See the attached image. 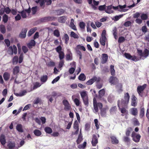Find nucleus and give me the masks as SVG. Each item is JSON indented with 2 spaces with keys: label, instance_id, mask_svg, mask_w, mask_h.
Segmentation results:
<instances>
[{
  "label": "nucleus",
  "instance_id": "nucleus-64",
  "mask_svg": "<svg viewBox=\"0 0 149 149\" xmlns=\"http://www.w3.org/2000/svg\"><path fill=\"white\" fill-rule=\"evenodd\" d=\"M141 31L143 33H145L147 31L148 29L146 26H143L142 27Z\"/></svg>",
  "mask_w": 149,
  "mask_h": 149
},
{
  "label": "nucleus",
  "instance_id": "nucleus-7",
  "mask_svg": "<svg viewBox=\"0 0 149 149\" xmlns=\"http://www.w3.org/2000/svg\"><path fill=\"white\" fill-rule=\"evenodd\" d=\"M63 105L64 106V109L66 111H68L71 109L70 105L68 101L66 100H64L62 102Z\"/></svg>",
  "mask_w": 149,
  "mask_h": 149
},
{
  "label": "nucleus",
  "instance_id": "nucleus-6",
  "mask_svg": "<svg viewBox=\"0 0 149 149\" xmlns=\"http://www.w3.org/2000/svg\"><path fill=\"white\" fill-rule=\"evenodd\" d=\"M147 85L146 84H144L142 86H139L137 87V91L139 96L141 97H143L142 94L143 91L146 88Z\"/></svg>",
  "mask_w": 149,
  "mask_h": 149
},
{
  "label": "nucleus",
  "instance_id": "nucleus-37",
  "mask_svg": "<svg viewBox=\"0 0 149 149\" xmlns=\"http://www.w3.org/2000/svg\"><path fill=\"white\" fill-rule=\"evenodd\" d=\"M106 40V38L102 37L100 39V44L102 45L105 46Z\"/></svg>",
  "mask_w": 149,
  "mask_h": 149
},
{
  "label": "nucleus",
  "instance_id": "nucleus-12",
  "mask_svg": "<svg viewBox=\"0 0 149 149\" xmlns=\"http://www.w3.org/2000/svg\"><path fill=\"white\" fill-rule=\"evenodd\" d=\"M116 89L117 92L120 93L123 91V85L121 83H118L116 85Z\"/></svg>",
  "mask_w": 149,
  "mask_h": 149
},
{
  "label": "nucleus",
  "instance_id": "nucleus-60",
  "mask_svg": "<svg viewBox=\"0 0 149 149\" xmlns=\"http://www.w3.org/2000/svg\"><path fill=\"white\" fill-rule=\"evenodd\" d=\"M26 92L25 91H23L22 93H15V94L17 96H22L24 95Z\"/></svg>",
  "mask_w": 149,
  "mask_h": 149
},
{
  "label": "nucleus",
  "instance_id": "nucleus-32",
  "mask_svg": "<svg viewBox=\"0 0 149 149\" xmlns=\"http://www.w3.org/2000/svg\"><path fill=\"white\" fill-rule=\"evenodd\" d=\"M143 56L145 58H146L149 55V50L147 49H145L143 53Z\"/></svg>",
  "mask_w": 149,
  "mask_h": 149
},
{
  "label": "nucleus",
  "instance_id": "nucleus-29",
  "mask_svg": "<svg viewBox=\"0 0 149 149\" xmlns=\"http://www.w3.org/2000/svg\"><path fill=\"white\" fill-rule=\"evenodd\" d=\"M74 96L73 95L72 96V99L73 100L74 102L77 106H79L80 105V102L79 100L77 98H76L74 99Z\"/></svg>",
  "mask_w": 149,
  "mask_h": 149
},
{
  "label": "nucleus",
  "instance_id": "nucleus-25",
  "mask_svg": "<svg viewBox=\"0 0 149 149\" xmlns=\"http://www.w3.org/2000/svg\"><path fill=\"white\" fill-rule=\"evenodd\" d=\"M37 30V28L34 27L31 29L28 32V37H30L33 33Z\"/></svg>",
  "mask_w": 149,
  "mask_h": 149
},
{
  "label": "nucleus",
  "instance_id": "nucleus-26",
  "mask_svg": "<svg viewBox=\"0 0 149 149\" xmlns=\"http://www.w3.org/2000/svg\"><path fill=\"white\" fill-rule=\"evenodd\" d=\"M48 78V77L47 75H43L41 77L40 80L41 82L45 83L47 81Z\"/></svg>",
  "mask_w": 149,
  "mask_h": 149
},
{
  "label": "nucleus",
  "instance_id": "nucleus-45",
  "mask_svg": "<svg viewBox=\"0 0 149 149\" xmlns=\"http://www.w3.org/2000/svg\"><path fill=\"white\" fill-rule=\"evenodd\" d=\"M83 100V102L85 105L88 106V97L82 98Z\"/></svg>",
  "mask_w": 149,
  "mask_h": 149
},
{
  "label": "nucleus",
  "instance_id": "nucleus-20",
  "mask_svg": "<svg viewBox=\"0 0 149 149\" xmlns=\"http://www.w3.org/2000/svg\"><path fill=\"white\" fill-rule=\"evenodd\" d=\"M3 78L5 81H7L10 78V74L8 72H5L3 75Z\"/></svg>",
  "mask_w": 149,
  "mask_h": 149
},
{
  "label": "nucleus",
  "instance_id": "nucleus-13",
  "mask_svg": "<svg viewBox=\"0 0 149 149\" xmlns=\"http://www.w3.org/2000/svg\"><path fill=\"white\" fill-rule=\"evenodd\" d=\"M108 59V56L106 54H103L101 57V63L104 64L106 63Z\"/></svg>",
  "mask_w": 149,
  "mask_h": 149
},
{
  "label": "nucleus",
  "instance_id": "nucleus-63",
  "mask_svg": "<svg viewBox=\"0 0 149 149\" xmlns=\"http://www.w3.org/2000/svg\"><path fill=\"white\" fill-rule=\"evenodd\" d=\"M103 86V84L102 83H100L99 82L96 83V86L97 88L100 89L102 88Z\"/></svg>",
  "mask_w": 149,
  "mask_h": 149
},
{
  "label": "nucleus",
  "instance_id": "nucleus-58",
  "mask_svg": "<svg viewBox=\"0 0 149 149\" xmlns=\"http://www.w3.org/2000/svg\"><path fill=\"white\" fill-rule=\"evenodd\" d=\"M133 123L134 125L135 126H138L140 125V123L138 119L136 118H134Z\"/></svg>",
  "mask_w": 149,
  "mask_h": 149
},
{
  "label": "nucleus",
  "instance_id": "nucleus-24",
  "mask_svg": "<svg viewBox=\"0 0 149 149\" xmlns=\"http://www.w3.org/2000/svg\"><path fill=\"white\" fill-rule=\"evenodd\" d=\"M68 50L69 53L66 55V60L68 61L71 60L72 59V54L69 50L68 49Z\"/></svg>",
  "mask_w": 149,
  "mask_h": 149
},
{
  "label": "nucleus",
  "instance_id": "nucleus-38",
  "mask_svg": "<svg viewBox=\"0 0 149 149\" xmlns=\"http://www.w3.org/2000/svg\"><path fill=\"white\" fill-rule=\"evenodd\" d=\"M110 71L111 75L112 76H114L115 74V70L114 69V66L111 65L110 66Z\"/></svg>",
  "mask_w": 149,
  "mask_h": 149
},
{
  "label": "nucleus",
  "instance_id": "nucleus-59",
  "mask_svg": "<svg viewBox=\"0 0 149 149\" xmlns=\"http://www.w3.org/2000/svg\"><path fill=\"white\" fill-rule=\"evenodd\" d=\"M41 85V84L38 82H36L34 84V86L33 87V89H35L37 88H38L40 87Z\"/></svg>",
  "mask_w": 149,
  "mask_h": 149
},
{
  "label": "nucleus",
  "instance_id": "nucleus-52",
  "mask_svg": "<svg viewBox=\"0 0 149 149\" xmlns=\"http://www.w3.org/2000/svg\"><path fill=\"white\" fill-rule=\"evenodd\" d=\"M141 17L142 20H144L148 19V16L146 14L143 13L141 14Z\"/></svg>",
  "mask_w": 149,
  "mask_h": 149
},
{
  "label": "nucleus",
  "instance_id": "nucleus-8",
  "mask_svg": "<svg viewBox=\"0 0 149 149\" xmlns=\"http://www.w3.org/2000/svg\"><path fill=\"white\" fill-rule=\"evenodd\" d=\"M56 17L53 16H48L45 17L41 19V21L42 22H46L49 21H55Z\"/></svg>",
  "mask_w": 149,
  "mask_h": 149
},
{
  "label": "nucleus",
  "instance_id": "nucleus-56",
  "mask_svg": "<svg viewBox=\"0 0 149 149\" xmlns=\"http://www.w3.org/2000/svg\"><path fill=\"white\" fill-rule=\"evenodd\" d=\"M59 54V57L60 60L63 59L64 57V52L62 51L58 53Z\"/></svg>",
  "mask_w": 149,
  "mask_h": 149
},
{
  "label": "nucleus",
  "instance_id": "nucleus-36",
  "mask_svg": "<svg viewBox=\"0 0 149 149\" xmlns=\"http://www.w3.org/2000/svg\"><path fill=\"white\" fill-rule=\"evenodd\" d=\"M86 79V77L83 73L81 74L78 77V79L81 81H84Z\"/></svg>",
  "mask_w": 149,
  "mask_h": 149
},
{
  "label": "nucleus",
  "instance_id": "nucleus-22",
  "mask_svg": "<svg viewBox=\"0 0 149 149\" xmlns=\"http://www.w3.org/2000/svg\"><path fill=\"white\" fill-rule=\"evenodd\" d=\"M67 17L66 16H63L59 17L58 19L59 22L61 23H64L67 19Z\"/></svg>",
  "mask_w": 149,
  "mask_h": 149
},
{
  "label": "nucleus",
  "instance_id": "nucleus-30",
  "mask_svg": "<svg viewBox=\"0 0 149 149\" xmlns=\"http://www.w3.org/2000/svg\"><path fill=\"white\" fill-rule=\"evenodd\" d=\"M18 57L17 56H15L12 59V63L13 65L17 64L18 61Z\"/></svg>",
  "mask_w": 149,
  "mask_h": 149
},
{
  "label": "nucleus",
  "instance_id": "nucleus-40",
  "mask_svg": "<svg viewBox=\"0 0 149 149\" xmlns=\"http://www.w3.org/2000/svg\"><path fill=\"white\" fill-rule=\"evenodd\" d=\"M123 140L124 142L127 143H130L131 141L129 136H124L123 137Z\"/></svg>",
  "mask_w": 149,
  "mask_h": 149
},
{
  "label": "nucleus",
  "instance_id": "nucleus-33",
  "mask_svg": "<svg viewBox=\"0 0 149 149\" xmlns=\"http://www.w3.org/2000/svg\"><path fill=\"white\" fill-rule=\"evenodd\" d=\"M17 130L19 132H23L22 125L21 124H18L16 127Z\"/></svg>",
  "mask_w": 149,
  "mask_h": 149
},
{
  "label": "nucleus",
  "instance_id": "nucleus-39",
  "mask_svg": "<svg viewBox=\"0 0 149 149\" xmlns=\"http://www.w3.org/2000/svg\"><path fill=\"white\" fill-rule=\"evenodd\" d=\"M44 130L47 133L50 134L52 132V129L49 127H46L44 129Z\"/></svg>",
  "mask_w": 149,
  "mask_h": 149
},
{
  "label": "nucleus",
  "instance_id": "nucleus-10",
  "mask_svg": "<svg viewBox=\"0 0 149 149\" xmlns=\"http://www.w3.org/2000/svg\"><path fill=\"white\" fill-rule=\"evenodd\" d=\"M98 138L95 134H93L92 136V138L91 141V143L92 145L93 146H96L97 144L98 143Z\"/></svg>",
  "mask_w": 149,
  "mask_h": 149
},
{
  "label": "nucleus",
  "instance_id": "nucleus-47",
  "mask_svg": "<svg viewBox=\"0 0 149 149\" xmlns=\"http://www.w3.org/2000/svg\"><path fill=\"white\" fill-rule=\"evenodd\" d=\"M79 26L81 29H84L85 28L86 24L84 22H79Z\"/></svg>",
  "mask_w": 149,
  "mask_h": 149
},
{
  "label": "nucleus",
  "instance_id": "nucleus-48",
  "mask_svg": "<svg viewBox=\"0 0 149 149\" xmlns=\"http://www.w3.org/2000/svg\"><path fill=\"white\" fill-rule=\"evenodd\" d=\"M76 48L79 50H82L84 51H85L86 50V48L84 46L80 45H77Z\"/></svg>",
  "mask_w": 149,
  "mask_h": 149
},
{
  "label": "nucleus",
  "instance_id": "nucleus-15",
  "mask_svg": "<svg viewBox=\"0 0 149 149\" xmlns=\"http://www.w3.org/2000/svg\"><path fill=\"white\" fill-rule=\"evenodd\" d=\"M130 113L133 115L134 116H136L138 113V110L137 108L135 107H133L130 109Z\"/></svg>",
  "mask_w": 149,
  "mask_h": 149
},
{
  "label": "nucleus",
  "instance_id": "nucleus-34",
  "mask_svg": "<svg viewBox=\"0 0 149 149\" xmlns=\"http://www.w3.org/2000/svg\"><path fill=\"white\" fill-rule=\"evenodd\" d=\"M144 115V107L141 108L139 113V117L142 118Z\"/></svg>",
  "mask_w": 149,
  "mask_h": 149
},
{
  "label": "nucleus",
  "instance_id": "nucleus-53",
  "mask_svg": "<svg viewBox=\"0 0 149 149\" xmlns=\"http://www.w3.org/2000/svg\"><path fill=\"white\" fill-rule=\"evenodd\" d=\"M24 58V54L23 52H22L19 57V63H21L23 61Z\"/></svg>",
  "mask_w": 149,
  "mask_h": 149
},
{
  "label": "nucleus",
  "instance_id": "nucleus-11",
  "mask_svg": "<svg viewBox=\"0 0 149 149\" xmlns=\"http://www.w3.org/2000/svg\"><path fill=\"white\" fill-rule=\"evenodd\" d=\"M27 31V28H24L22 29L19 36L21 38H24L26 36V33Z\"/></svg>",
  "mask_w": 149,
  "mask_h": 149
},
{
  "label": "nucleus",
  "instance_id": "nucleus-17",
  "mask_svg": "<svg viewBox=\"0 0 149 149\" xmlns=\"http://www.w3.org/2000/svg\"><path fill=\"white\" fill-rule=\"evenodd\" d=\"M15 144L14 142L9 141L7 145V147L9 149H14L15 147Z\"/></svg>",
  "mask_w": 149,
  "mask_h": 149
},
{
  "label": "nucleus",
  "instance_id": "nucleus-2",
  "mask_svg": "<svg viewBox=\"0 0 149 149\" xmlns=\"http://www.w3.org/2000/svg\"><path fill=\"white\" fill-rule=\"evenodd\" d=\"M130 95L128 92L124 93L123 98L121 100H119L117 102L118 107L120 106L126 107L128 106L130 99Z\"/></svg>",
  "mask_w": 149,
  "mask_h": 149
},
{
  "label": "nucleus",
  "instance_id": "nucleus-3",
  "mask_svg": "<svg viewBox=\"0 0 149 149\" xmlns=\"http://www.w3.org/2000/svg\"><path fill=\"white\" fill-rule=\"evenodd\" d=\"M132 140L135 143L139 142L141 136L139 134H137L134 131L131 134Z\"/></svg>",
  "mask_w": 149,
  "mask_h": 149
},
{
  "label": "nucleus",
  "instance_id": "nucleus-27",
  "mask_svg": "<svg viewBox=\"0 0 149 149\" xmlns=\"http://www.w3.org/2000/svg\"><path fill=\"white\" fill-rule=\"evenodd\" d=\"M112 8V5L107 6V9H105V12L108 14H111L112 13H113V11L111 10Z\"/></svg>",
  "mask_w": 149,
  "mask_h": 149
},
{
  "label": "nucleus",
  "instance_id": "nucleus-54",
  "mask_svg": "<svg viewBox=\"0 0 149 149\" xmlns=\"http://www.w3.org/2000/svg\"><path fill=\"white\" fill-rule=\"evenodd\" d=\"M132 130V129L131 127L127 128L125 132V134L126 136H130L131 132Z\"/></svg>",
  "mask_w": 149,
  "mask_h": 149
},
{
  "label": "nucleus",
  "instance_id": "nucleus-1",
  "mask_svg": "<svg viewBox=\"0 0 149 149\" xmlns=\"http://www.w3.org/2000/svg\"><path fill=\"white\" fill-rule=\"evenodd\" d=\"M93 105L94 109L96 112H97L99 109L98 107L100 110V115L102 117H105L106 114V109L105 108H102L103 105L101 102H97L96 100L93 99Z\"/></svg>",
  "mask_w": 149,
  "mask_h": 149
},
{
  "label": "nucleus",
  "instance_id": "nucleus-57",
  "mask_svg": "<svg viewBox=\"0 0 149 149\" xmlns=\"http://www.w3.org/2000/svg\"><path fill=\"white\" fill-rule=\"evenodd\" d=\"M106 5H101L99 6L98 9L99 10L101 11H104L105 10L106 8Z\"/></svg>",
  "mask_w": 149,
  "mask_h": 149
},
{
  "label": "nucleus",
  "instance_id": "nucleus-9",
  "mask_svg": "<svg viewBox=\"0 0 149 149\" xmlns=\"http://www.w3.org/2000/svg\"><path fill=\"white\" fill-rule=\"evenodd\" d=\"M124 55L125 57L127 59L135 61H136L139 60L138 59H137L136 56H132L129 53H125L124 54Z\"/></svg>",
  "mask_w": 149,
  "mask_h": 149
},
{
  "label": "nucleus",
  "instance_id": "nucleus-42",
  "mask_svg": "<svg viewBox=\"0 0 149 149\" xmlns=\"http://www.w3.org/2000/svg\"><path fill=\"white\" fill-rule=\"evenodd\" d=\"M18 12L19 13L21 14V15L23 18H26L27 17L26 13L24 10H23L21 11H18Z\"/></svg>",
  "mask_w": 149,
  "mask_h": 149
},
{
  "label": "nucleus",
  "instance_id": "nucleus-23",
  "mask_svg": "<svg viewBox=\"0 0 149 149\" xmlns=\"http://www.w3.org/2000/svg\"><path fill=\"white\" fill-rule=\"evenodd\" d=\"M19 72V68L18 66L15 67L13 69V73L14 75L17 74Z\"/></svg>",
  "mask_w": 149,
  "mask_h": 149
},
{
  "label": "nucleus",
  "instance_id": "nucleus-50",
  "mask_svg": "<svg viewBox=\"0 0 149 149\" xmlns=\"http://www.w3.org/2000/svg\"><path fill=\"white\" fill-rule=\"evenodd\" d=\"M64 39L65 41V43L66 44H67L69 40V37L68 35L66 33L64 35Z\"/></svg>",
  "mask_w": 149,
  "mask_h": 149
},
{
  "label": "nucleus",
  "instance_id": "nucleus-5",
  "mask_svg": "<svg viewBox=\"0 0 149 149\" xmlns=\"http://www.w3.org/2000/svg\"><path fill=\"white\" fill-rule=\"evenodd\" d=\"M109 83L111 85H116L119 83V80L118 79L114 76H110L109 79Z\"/></svg>",
  "mask_w": 149,
  "mask_h": 149
},
{
  "label": "nucleus",
  "instance_id": "nucleus-41",
  "mask_svg": "<svg viewBox=\"0 0 149 149\" xmlns=\"http://www.w3.org/2000/svg\"><path fill=\"white\" fill-rule=\"evenodd\" d=\"M33 133L35 136H40L42 134L41 132L37 129L35 130L34 131Z\"/></svg>",
  "mask_w": 149,
  "mask_h": 149
},
{
  "label": "nucleus",
  "instance_id": "nucleus-44",
  "mask_svg": "<svg viewBox=\"0 0 149 149\" xmlns=\"http://www.w3.org/2000/svg\"><path fill=\"white\" fill-rule=\"evenodd\" d=\"M8 50V53L10 55H12L13 54V47L12 46L9 47Z\"/></svg>",
  "mask_w": 149,
  "mask_h": 149
},
{
  "label": "nucleus",
  "instance_id": "nucleus-43",
  "mask_svg": "<svg viewBox=\"0 0 149 149\" xmlns=\"http://www.w3.org/2000/svg\"><path fill=\"white\" fill-rule=\"evenodd\" d=\"M70 36L71 37H73L75 39H78L79 37L73 31H71Z\"/></svg>",
  "mask_w": 149,
  "mask_h": 149
},
{
  "label": "nucleus",
  "instance_id": "nucleus-61",
  "mask_svg": "<svg viewBox=\"0 0 149 149\" xmlns=\"http://www.w3.org/2000/svg\"><path fill=\"white\" fill-rule=\"evenodd\" d=\"M117 109V108L116 106H114L112 107L110 110V111L111 113H113L116 112Z\"/></svg>",
  "mask_w": 149,
  "mask_h": 149
},
{
  "label": "nucleus",
  "instance_id": "nucleus-18",
  "mask_svg": "<svg viewBox=\"0 0 149 149\" xmlns=\"http://www.w3.org/2000/svg\"><path fill=\"white\" fill-rule=\"evenodd\" d=\"M36 45V42L34 40H31L27 44V46L29 49L32 48V47L35 46Z\"/></svg>",
  "mask_w": 149,
  "mask_h": 149
},
{
  "label": "nucleus",
  "instance_id": "nucleus-46",
  "mask_svg": "<svg viewBox=\"0 0 149 149\" xmlns=\"http://www.w3.org/2000/svg\"><path fill=\"white\" fill-rule=\"evenodd\" d=\"M105 93V89L103 88L99 91V95L100 97H102L104 95Z\"/></svg>",
  "mask_w": 149,
  "mask_h": 149
},
{
  "label": "nucleus",
  "instance_id": "nucleus-31",
  "mask_svg": "<svg viewBox=\"0 0 149 149\" xmlns=\"http://www.w3.org/2000/svg\"><path fill=\"white\" fill-rule=\"evenodd\" d=\"M74 20L73 19H72L71 20V22L70 23V26L71 28L75 30H77V29L76 26H75V25L74 23Z\"/></svg>",
  "mask_w": 149,
  "mask_h": 149
},
{
  "label": "nucleus",
  "instance_id": "nucleus-62",
  "mask_svg": "<svg viewBox=\"0 0 149 149\" xmlns=\"http://www.w3.org/2000/svg\"><path fill=\"white\" fill-rule=\"evenodd\" d=\"M125 38L123 36H120L118 38V42L119 43H121L125 41Z\"/></svg>",
  "mask_w": 149,
  "mask_h": 149
},
{
  "label": "nucleus",
  "instance_id": "nucleus-14",
  "mask_svg": "<svg viewBox=\"0 0 149 149\" xmlns=\"http://www.w3.org/2000/svg\"><path fill=\"white\" fill-rule=\"evenodd\" d=\"M137 98L135 95H132L131 102V105L132 106L135 107L137 105Z\"/></svg>",
  "mask_w": 149,
  "mask_h": 149
},
{
  "label": "nucleus",
  "instance_id": "nucleus-21",
  "mask_svg": "<svg viewBox=\"0 0 149 149\" xmlns=\"http://www.w3.org/2000/svg\"><path fill=\"white\" fill-rule=\"evenodd\" d=\"M119 109L120 110L121 112L122 113H125L127 111V110L126 109V108H127L128 107V106L126 107L122 106H120L119 107H118Z\"/></svg>",
  "mask_w": 149,
  "mask_h": 149
},
{
  "label": "nucleus",
  "instance_id": "nucleus-55",
  "mask_svg": "<svg viewBox=\"0 0 149 149\" xmlns=\"http://www.w3.org/2000/svg\"><path fill=\"white\" fill-rule=\"evenodd\" d=\"M54 35L57 37H59L60 36V32L58 30L56 29L53 32Z\"/></svg>",
  "mask_w": 149,
  "mask_h": 149
},
{
  "label": "nucleus",
  "instance_id": "nucleus-28",
  "mask_svg": "<svg viewBox=\"0 0 149 149\" xmlns=\"http://www.w3.org/2000/svg\"><path fill=\"white\" fill-rule=\"evenodd\" d=\"M82 140V136L81 131H80L78 137L76 141L77 144H79L81 142Z\"/></svg>",
  "mask_w": 149,
  "mask_h": 149
},
{
  "label": "nucleus",
  "instance_id": "nucleus-49",
  "mask_svg": "<svg viewBox=\"0 0 149 149\" xmlns=\"http://www.w3.org/2000/svg\"><path fill=\"white\" fill-rule=\"evenodd\" d=\"M3 21L4 23H6L8 19V16L6 14H5L2 17Z\"/></svg>",
  "mask_w": 149,
  "mask_h": 149
},
{
  "label": "nucleus",
  "instance_id": "nucleus-19",
  "mask_svg": "<svg viewBox=\"0 0 149 149\" xmlns=\"http://www.w3.org/2000/svg\"><path fill=\"white\" fill-rule=\"evenodd\" d=\"M110 138L111 139V143L113 144H116L119 143L118 140L114 136H110Z\"/></svg>",
  "mask_w": 149,
  "mask_h": 149
},
{
  "label": "nucleus",
  "instance_id": "nucleus-35",
  "mask_svg": "<svg viewBox=\"0 0 149 149\" xmlns=\"http://www.w3.org/2000/svg\"><path fill=\"white\" fill-rule=\"evenodd\" d=\"M0 31L3 34H4L6 33V29L4 25L3 24L0 25Z\"/></svg>",
  "mask_w": 149,
  "mask_h": 149
},
{
  "label": "nucleus",
  "instance_id": "nucleus-16",
  "mask_svg": "<svg viewBox=\"0 0 149 149\" xmlns=\"http://www.w3.org/2000/svg\"><path fill=\"white\" fill-rule=\"evenodd\" d=\"M0 142L3 145H4L6 143V137L3 134H1L0 136Z\"/></svg>",
  "mask_w": 149,
  "mask_h": 149
},
{
  "label": "nucleus",
  "instance_id": "nucleus-51",
  "mask_svg": "<svg viewBox=\"0 0 149 149\" xmlns=\"http://www.w3.org/2000/svg\"><path fill=\"white\" fill-rule=\"evenodd\" d=\"M47 65L48 67H52L55 65V63L54 62L50 61L47 64Z\"/></svg>",
  "mask_w": 149,
  "mask_h": 149
},
{
  "label": "nucleus",
  "instance_id": "nucleus-4",
  "mask_svg": "<svg viewBox=\"0 0 149 149\" xmlns=\"http://www.w3.org/2000/svg\"><path fill=\"white\" fill-rule=\"evenodd\" d=\"M101 78L100 77H97L96 76H94L92 79L86 82V84L88 85H92L95 81H96V83L99 82Z\"/></svg>",
  "mask_w": 149,
  "mask_h": 149
}]
</instances>
